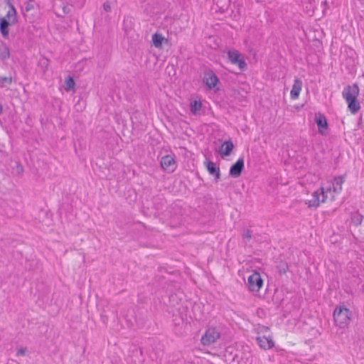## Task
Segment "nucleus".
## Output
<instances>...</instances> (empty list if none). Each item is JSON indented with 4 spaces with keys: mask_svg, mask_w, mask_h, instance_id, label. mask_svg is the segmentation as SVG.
Masks as SVG:
<instances>
[{
    "mask_svg": "<svg viewBox=\"0 0 364 364\" xmlns=\"http://www.w3.org/2000/svg\"><path fill=\"white\" fill-rule=\"evenodd\" d=\"M39 64L43 68L47 69L48 66L49 65V60L48 58H43L42 59L40 60Z\"/></svg>",
    "mask_w": 364,
    "mask_h": 364,
    "instance_id": "bb28decb",
    "label": "nucleus"
},
{
    "mask_svg": "<svg viewBox=\"0 0 364 364\" xmlns=\"http://www.w3.org/2000/svg\"><path fill=\"white\" fill-rule=\"evenodd\" d=\"M65 89L66 91H70L71 90H73L74 87L75 85L74 79L70 76H69L68 77H67L65 79Z\"/></svg>",
    "mask_w": 364,
    "mask_h": 364,
    "instance_id": "5701e85b",
    "label": "nucleus"
},
{
    "mask_svg": "<svg viewBox=\"0 0 364 364\" xmlns=\"http://www.w3.org/2000/svg\"><path fill=\"white\" fill-rule=\"evenodd\" d=\"M26 353V349L25 348H19L17 350V355H24Z\"/></svg>",
    "mask_w": 364,
    "mask_h": 364,
    "instance_id": "473e14b6",
    "label": "nucleus"
},
{
    "mask_svg": "<svg viewBox=\"0 0 364 364\" xmlns=\"http://www.w3.org/2000/svg\"><path fill=\"white\" fill-rule=\"evenodd\" d=\"M359 87L355 83L348 85L343 88L342 92L343 97L348 104V108L351 114H356L360 109V105L357 97L359 95Z\"/></svg>",
    "mask_w": 364,
    "mask_h": 364,
    "instance_id": "f257e3e1",
    "label": "nucleus"
},
{
    "mask_svg": "<svg viewBox=\"0 0 364 364\" xmlns=\"http://www.w3.org/2000/svg\"><path fill=\"white\" fill-rule=\"evenodd\" d=\"M318 191H322L323 192V194H321V203L326 202V198H327V195H326V193L324 191V188L323 187H321V188L318 189Z\"/></svg>",
    "mask_w": 364,
    "mask_h": 364,
    "instance_id": "c756f323",
    "label": "nucleus"
},
{
    "mask_svg": "<svg viewBox=\"0 0 364 364\" xmlns=\"http://www.w3.org/2000/svg\"><path fill=\"white\" fill-rule=\"evenodd\" d=\"M302 82L299 78H296L294 82L293 87L291 88L290 95L291 99L295 100L298 98L299 93L301 90Z\"/></svg>",
    "mask_w": 364,
    "mask_h": 364,
    "instance_id": "ddd939ff",
    "label": "nucleus"
},
{
    "mask_svg": "<svg viewBox=\"0 0 364 364\" xmlns=\"http://www.w3.org/2000/svg\"><path fill=\"white\" fill-rule=\"evenodd\" d=\"M328 191L330 192L331 191V189H328V191H326V193H328Z\"/></svg>",
    "mask_w": 364,
    "mask_h": 364,
    "instance_id": "58836bf2",
    "label": "nucleus"
},
{
    "mask_svg": "<svg viewBox=\"0 0 364 364\" xmlns=\"http://www.w3.org/2000/svg\"><path fill=\"white\" fill-rule=\"evenodd\" d=\"M276 268L280 274H284L289 271V264L287 262L280 260L277 262Z\"/></svg>",
    "mask_w": 364,
    "mask_h": 364,
    "instance_id": "f3484780",
    "label": "nucleus"
},
{
    "mask_svg": "<svg viewBox=\"0 0 364 364\" xmlns=\"http://www.w3.org/2000/svg\"><path fill=\"white\" fill-rule=\"evenodd\" d=\"M33 0H29L28 1L26 2V4H26V6H25L26 11L28 12L34 9V5H33Z\"/></svg>",
    "mask_w": 364,
    "mask_h": 364,
    "instance_id": "a878e982",
    "label": "nucleus"
},
{
    "mask_svg": "<svg viewBox=\"0 0 364 364\" xmlns=\"http://www.w3.org/2000/svg\"><path fill=\"white\" fill-rule=\"evenodd\" d=\"M167 41L168 40L165 38L161 33L156 32L152 35L151 43L152 46L156 48H161L163 46V43Z\"/></svg>",
    "mask_w": 364,
    "mask_h": 364,
    "instance_id": "f8f14e48",
    "label": "nucleus"
},
{
    "mask_svg": "<svg viewBox=\"0 0 364 364\" xmlns=\"http://www.w3.org/2000/svg\"><path fill=\"white\" fill-rule=\"evenodd\" d=\"M7 214H8V215H9V217H11V216L13 215V214H9V213H7Z\"/></svg>",
    "mask_w": 364,
    "mask_h": 364,
    "instance_id": "4c0bfd02",
    "label": "nucleus"
},
{
    "mask_svg": "<svg viewBox=\"0 0 364 364\" xmlns=\"http://www.w3.org/2000/svg\"><path fill=\"white\" fill-rule=\"evenodd\" d=\"M321 194H323L322 191H318V190L314 192L312 194V198L309 200L308 205L309 208H317L320 203L321 201Z\"/></svg>",
    "mask_w": 364,
    "mask_h": 364,
    "instance_id": "2eb2a0df",
    "label": "nucleus"
},
{
    "mask_svg": "<svg viewBox=\"0 0 364 364\" xmlns=\"http://www.w3.org/2000/svg\"><path fill=\"white\" fill-rule=\"evenodd\" d=\"M256 341L258 346L264 350L270 349L274 346V342L271 337L257 336Z\"/></svg>",
    "mask_w": 364,
    "mask_h": 364,
    "instance_id": "9d476101",
    "label": "nucleus"
},
{
    "mask_svg": "<svg viewBox=\"0 0 364 364\" xmlns=\"http://www.w3.org/2000/svg\"><path fill=\"white\" fill-rule=\"evenodd\" d=\"M220 336V333L215 327H210L206 329L202 336L200 341L203 346H209L214 343Z\"/></svg>",
    "mask_w": 364,
    "mask_h": 364,
    "instance_id": "423d86ee",
    "label": "nucleus"
},
{
    "mask_svg": "<svg viewBox=\"0 0 364 364\" xmlns=\"http://www.w3.org/2000/svg\"><path fill=\"white\" fill-rule=\"evenodd\" d=\"M103 8H104L105 11H107V12L111 11L110 3L109 1L105 2L103 4Z\"/></svg>",
    "mask_w": 364,
    "mask_h": 364,
    "instance_id": "7c9ffc66",
    "label": "nucleus"
},
{
    "mask_svg": "<svg viewBox=\"0 0 364 364\" xmlns=\"http://www.w3.org/2000/svg\"><path fill=\"white\" fill-rule=\"evenodd\" d=\"M362 221H363V215H360L358 213H355L351 215V223L355 226L360 225L362 223Z\"/></svg>",
    "mask_w": 364,
    "mask_h": 364,
    "instance_id": "4be33fe9",
    "label": "nucleus"
},
{
    "mask_svg": "<svg viewBox=\"0 0 364 364\" xmlns=\"http://www.w3.org/2000/svg\"><path fill=\"white\" fill-rule=\"evenodd\" d=\"M9 7V11L5 16L0 18V32L4 38H9V26L14 25L17 23V13L16 10L11 2L8 0L6 2Z\"/></svg>",
    "mask_w": 364,
    "mask_h": 364,
    "instance_id": "f03ea898",
    "label": "nucleus"
},
{
    "mask_svg": "<svg viewBox=\"0 0 364 364\" xmlns=\"http://www.w3.org/2000/svg\"><path fill=\"white\" fill-rule=\"evenodd\" d=\"M202 107V103L200 101L193 100L191 102L190 109L192 114H196Z\"/></svg>",
    "mask_w": 364,
    "mask_h": 364,
    "instance_id": "aec40b11",
    "label": "nucleus"
},
{
    "mask_svg": "<svg viewBox=\"0 0 364 364\" xmlns=\"http://www.w3.org/2000/svg\"><path fill=\"white\" fill-rule=\"evenodd\" d=\"M247 286L252 292H258L260 290L263 286V279L258 272L253 271L248 277Z\"/></svg>",
    "mask_w": 364,
    "mask_h": 364,
    "instance_id": "39448f33",
    "label": "nucleus"
},
{
    "mask_svg": "<svg viewBox=\"0 0 364 364\" xmlns=\"http://www.w3.org/2000/svg\"><path fill=\"white\" fill-rule=\"evenodd\" d=\"M13 82V76H0V87H5L6 85H10Z\"/></svg>",
    "mask_w": 364,
    "mask_h": 364,
    "instance_id": "412c9836",
    "label": "nucleus"
},
{
    "mask_svg": "<svg viewBox=\"0 0 364 364\" xmlns=\"http://www.w3.org/2000/svg\"><path fill=\"white\" fill-rule=\"evenodd\" d=\"M322 4L326 5L327 4V1H323Z\"/></svg>",
    "mask_w": 364,
    "mask_h": 364,
    "instance_id": "e433bc0d",
    "label": "nucleus"
},
{
    "mask_svg": "<svg viewBox=\"0 0 364 364\" xmlns=\"http://www.w3.org/2000/svg\"><path fill=\"white\" fill-rule=\"evenodd\" d=\"M10 58V50L9 47L4 42H1L0 45V58L3 60Z\"/></svg>",
    "mask_w": 364,
    "mask_h": 364,
    "instance_id": "dca6fc26",
    "label": "nucleus"
},
{
    "mask_svg": "<svg viewBox=\"0 0 364 364\" xmlns=\"http://www.w3.org/2000/svg\"><path fill=\"white\" fill-rule=\"evenodd\" d=\"M15 171H16L17 174L22 173L23 172V166L20 163L16 162V168H15Z\"/></svg>",
    "mask_w": 364,
    "mask_h": 364,
    "instance_id": "c85d7f7f",
    "label": "nucleus"
},
{
    "mask_svg": "<svg viewBox=\"0 0 364 364\" xmlns=\"http://www.w3.org/2000/svg\"><path fill=\"white\" fill-rule=\"evenodd\" d=\"M0 152H1V151L0 150Z\"/></svg>",
    "mask_w": 364,
    "mask_h": 364,
    "instance_id": "a19ab883",
    "label": "nucleus"
},
{
    "mask_svg": "<svg viewBox=\"0 0 364 364\" xmlns=\"http://www.w3.org/2000/svg\"><path fill=\"white\" fill-rule=\"evenodd\" d=\"M3 113V106L2 104L0 102V115Z\"/></svg>",
    "mask_w": 364,
    "mask_h": 364,
    "instance_id": "c9c22d12",
    "label": "nucleus"
},
{
    "mask_svg": "<svg viewBox=\"0 0 364 364\" xmlns=\"http://www.w3.org/2000/svg\"><path fill=\"white\" fill-rule=\"evenodd\" d=\"M204 164L205 165L206 168L210 175L216 173L218 168H220L219 166H217L214 162L209 160L205 161Z\"/></svg>",
    "mask_w": 364,
    "mask_h": 364,
    "instance_id": "6ab92c4d",
    "label": "nucleus"
},
{
    "mask_svg": "<svg viewBox=\"0 0 364 364\" xmlns=\"http://www.w3.org/2000/svg\"><path fill=\"white\" fill-rule=\"evenodd\" d=\"M215 4L220 9L225 11L230 5V0H215Z\"/></svg>",
    "mask_w": 364,
    "mask_h": 364,
    "instance_id": "b1692460",
    "label": "nucleus"
},
{
    "mask_svg": "<svg viewBox=\"0 0 364 364\" xmlns=\"http://www.w3.org/2000/svg\"><path fill=\"white\" fill-rule=\"evenodd\" d=\"M174 322L176 325H179L181 323H183V318L179 316L178 318H176L174 319Z\"/></svg>",
    "mask_w": 364,
    "mask_h": 364,
    "instance_id": "72a5a7b5",
    "label": "nucleus"
},
{
    "mask_svg": "<svg viewBox=\"0 0 364 364\" xmlns=\"http://www.w3.org/2000/svg\"><path fill=\"white\" fill-rule=\"evenodd\" d=\"M328 191L330 192L331 191V189H328V191H326V193H328Z\"/></svg>",
    "mask_w": 364,
    "mask_h": 364,
    "instance_id": "ea45409f",
    "label": "nucleus"
},
{
    "mask_svg": "<svg viewBox=\"0 0 364 364\" xmlns=\"http://www.w3.org/2000/svg\"><path fill=\"white\" fill-rule=\"evenodd\" d=\"M70 9L69 7L66 6H64L63 7V14H67L70 12Z\"/></svg>",
    "mask_w": 364,
    "mask_h": 364,
    "instance_id": "f704fd0d",
    "label": "nucleus"
},
{
    "mask_svg": "<svg viewBox=\"0 0 364 364\" xmlns=\"http://www.w3.org/2000/svg\"><path fill=\"white\" fill-rule=\"evenodd\" d=\"M228 58L229 62L238 66L240 71H244L247 68V64L242 54L237 50H230L228 52Z\"/></svg>",
    "mask_w": 364,
    "mask_h": 364,
    "instance_id": "20e7f679",
    "label": "nucleus"
},
{
    "mask_svg": "<svg viewBox=\"0 0 364 364\" xmlns=\"http://www.w3.org/2000/svg\"><path fill=\"white\" fill-rule=\"evenodd\" d=\"M176 161L173 156L166 155L161 159V166L163 169L168 172H173L176 168Z\"/></svg>",
    "mask_w": 364,
    "mask_h": 364,
    "instance_id": "1a4fd4ad",
    "label": "nucleus"
},
{
    "mask_svg": "<svg viewBox=\"0 0 364 364\" xmlns=\"http://www.w3.org/2000/svg\"><path fill=\"white\" fill-rule=\"evenodd\" d=\"M351 311L344 306H336L333 311V320L339 328L346 327L351 319Z\"/></svg>",
    "mask_w": 364,
    "mask_h": 364,
    "instance_id": "7ed1b4c3",
    "label": "nucleus"
},
{
    "mask_svg": "<svg viewBox=\"0 0 364 364\" xmlns=\"http://www.w3.org/2000/svg\"><path fill=\"white\" fill-rule=\"evenodd\" d=\"M132 20L130 19L129 21V19H125L124 21V29L125 31V32H127L129 29H131L132 28Z\"/></svg>",
    "mask_w": 364,
    "mask_h": 364,
    "instance_id": "cd10ccee",
    "label": "nucleus"
},
{
    "mask_svg": "<svg viewBox=\"0 0 364 364\" xmlns=\"http://www.w3.org/2000/svg\"><path fill=\"white\" fill-rule=\"evenodd\" d=\"M344 182V178L342 176H338L334 178L333 186L335 192H340L342 190V184Z\"/></svg>",
    "mask_w": 364,
    "mask_h": 364,
    "instance_id": "a211bd4d",
    "label": "nucleus"
},
{
    "mask_svg": "<svg viewBox=\"0 0 364 364\" xmlns=\"http://www.w3.org/2000/svg\"><path fill=\"white\" fill-rule=\"evenodd\" d=\"M234 149V144L232 141L229 139L225 141L220 146L219 152L220 155L223 156H228L231 154Z\"/></svg>",
    "mask_w": 364,
    "mask_h": 364,
    "instance_id": "9b49d317",
    "label": "nucleus"
},
{
    "mask_svg": "<svg viewBox=\"0 0 364 364\" xmlns=\"http://www.w3.org/2000/svg\"><path fill=\"white\" fill-rule=\"evenodd\" d=\"M213 176H215V182H218V180L220 178V168H218V171H216V173H214L213 174H212Z\"/></svg>",
    "mask_w": 364,
    "mask_h": 364,
    "instance_id": "2f4dec72",
    "label": "nucleus"
},
{
    "mask_svg": "<svg viewBox=\"0 0 364 364\" xmlns=\"http://www.w3.org/2000/svg\"><path fill=\"white\" fill-rule=\"evenodd\" d=\"M245 167V162L243 158H240L235 162L230 168L229 174L232 178H238L241 176V173Z\"/></svg>",
    "mask_w": 364,
    "mask_h": 364,
    "instance_id": "6e6552de",
    "label": "nucleus"
},
{
    "mask_svg": "<svg viewBox=\"0 0 364 364\" xmlns=\"http://www.w3.org/2000/svg\"><path fill=\"white\" fill-rule=\"evenodd\" d=\"M218 82L219 79L213 70H209L205 72L203 82L208 87V89L212 90L215 88Z\"/></svg>",
    "mask_w": 364,
    "mask_h": 364,
    "instance_id": "0eeeda50",
    "label": "nucleus"
},
{
    "mask_svg": "<svg viewBox=\"0 0 364 364\" xmlns=\"http://www.w3.org/2000/svg\"><path fill=\"white\" fill-rule=\"evenodd\" d=\"M252 231L250 229H245L242 232V238L246 240V242H249L252 238Z\"/></svg>",
    "mask_w": 364,
    "mask_h": 364,
    "instance_id": "393cba45",
    "label": "nucleus"
},
{
    "mask_svg": "<svg viewBox=\"0 0 364 364\" xmlns=\"http://www.w3.org/2000/svg\"><path fill=\"white\" fill-rule=\"evenodd\" d=\"M315 122L320 133H323L322 129L328 128V122L324 114L318 113L316 114Z\"/></svg>",
    "mask_w": 364,
    "mask_h": 364,
    "instance_id": "4468645a",
    "label": "nucleus"
}]
</instances>
